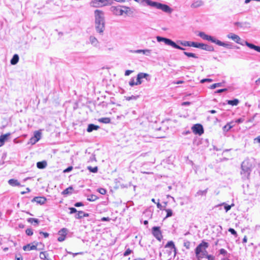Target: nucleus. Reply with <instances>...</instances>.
I'll return each instance as SVG.
<instances>
[{
	"label": "nucleus",
	"instance_id": "nucleus-23",
	"mask_svg": "<svg viewBox=\"0 0 260 260\" xmlns=\"http://www.w3.org/2000/svg\"><path fill=\"white\" fill-rule=\"evenodd\" d=\"M23 249L24 251H30L31 250L37 249V245H31L30 244H28L24 246L23 247Z\"/></svg>",
	"mask_w": 260,
	"mask_h": 260
},
{
	"label": "nucleus",
	"instance_id": "nucleus-18",
	"mask_svg": "<svg viewBox=\"0 0 260 260\" xmlns=\"http://www.w3.org/2000/svg\"><path fill=\"white\" fill-rule=\"evenodd\" d=\"M41 133L39 131H37L35 133L34 137L31 139V141L33 144H35L41 139Z\"/></svg>",
	"mask_w": 260,
	"mask_h": 260
},
{
	"label": "nucleus",
	"instance_id": "nucleus-56",
	"mask_svg": "<svg viewBox=\"0 0 260 260\" xmlns=\"http://www.w3.org/2000/svg\"><path fill=\"white\" fill-rule=\"evenodd\" d=\"M39 233L41 235H43L45 238H47L49 236V234L47 233L40 232Z\"/></svg>",
	"mask_w": 260,
	"mask_h": 260
},
{
	"label": "nucleus",
	"instance_id": "nucleus-34",
	"mask_svg": "<svg viewBox=\"0 0 260 260\" xmlns=\"http://www.w3.org/2000/svg\"><path fill=\"white\" fill-rule=\"evenodd\" d=\"M27 221L29 223H35L37 224H38L39 223V220L37 218H29L27 219Z\"/></svg>",
	"mask_w": 260,
	"mask_h": 260
},
{
	"label": "nucleus",
	"instance_id": "nucleus-24",
	"mask_svg": "<svg viewBox=\"0 0 260 260\" xmlns=\"http://www.w3.org/2000/svg\"><path fill=\"white\" fill-rule=\"evenodd\" d=\"M99 128V126L98 125H95L93 124H89L88 125L87 131L90 133L93 131V130H98Z\"/></svg>",
	"mask_w": 260,
	"mask_h": 260
},
{
	"label": "nucleus",
	"instance_id": "nucleus-35",
	"mask_svg": "<svg viewBox=\"0 0 260 260\" xmlns=\"http://www.w3.org/2000/svg\"><path fill=\"white\" fill-rule=\"evenodd\" d=\"M183 53L189 57H193L195 58H197L198 57L194 53H193L184 52Z\"/></svg>",
	"mask_w": 260,
	"mask_h": 260
},
{
	"label": "nucleus",
	"instance_id": "nucleus-49",
	"mask_svg": "<svg viewBox=\"0 0 260 260\" xmlns=\"http://www.w3.org/2000/svg\"><path fill=\"white\" fill-rule=\"evenodd\" d=\"M229 232H230L232 235L235 236H237V232L234 229H232V228H230L229 230H228Z\"/></svg>",
	"mask_w": 260,
	"mask_h": 260
},
{
	"label": "nucleus",
	"instance_id": "nucleus-43",
	"mask_svg": "<svg viewBox=\"0 0 260 260\" xmlns=\"http://www.w3.org/2000/svg\"><path fill=\"white\" fill-rule=\"evenodd\" d=\"M183 245L186 248V249H189L190 248V242L188 241H185L184 242Z\"/></svg>",
	"mask_w": 260,
	"mask_h": 260
},
{
	"label": "nucleus",
	"instance_id": "nucleus-52",
	"mask_svg": "<svg viewBox=\"0 0 260 260\" xmlns=\"http://www.w3.org/2000/svg\"><path fill=\"white\" fill-rule=\"evenodd\" d=\"M69 210H70V214H73L77 212L76 209L73 207L69 208Z\"/></svg>",
	"mask_w": 260,
	"mask_h": 260
},
{
	"label": "nucleus",
	"instance_id": "nucleus-14",
	"mask_svg": "<svg viewBox=\"0 0 260 260\" xmlns=\"http://www.w3.org/2000/svg\"><path fill=\"white\" fill-rule=\"evenodd\" d=\"M89 43L94 47L99 48L100 47V42L98 40L93 36H90L89 37Z\"/></svg>",
	"mask_w": 260,
	"mask_h": 260
},
{
	"label": "nucleus",
	"instance_id": "nucleus-21",
	"mask_svg": "<svg viewBox=\"0 0 260 260\" xmlns=\"http://www.w3.org/2000/svg\"><path fill=\"white\" fill-rule=\"evenodd\" d=\"M10 135V134L8 133L0 136V147L4 145L5 141L7 140Z\"/></svg>",
	"mask_w": 260,
	"mask_h": 260
},
{
	"label": "nucleus",
	"instance_id": "nucleus-6",
	"mask_svg": "<svg viewBox=\"0 0 260 260\" xmlns=\"http://www.w3.org/2000/svg\"><path fill=\"white\" fill-rule=\"evenodd\" d=\"M191 47L200 48L202 50L209 51H212L214 50L213 47L211 46L203 43H199L194 42L191 44Z\"/></svg>",
	"mask_w": 260,
	"mask_h": 260
},
{
	"label": "nucleus",
	"instance_id": "nucleus-19",
	"mask_svg": "<svg viewBox=\"0 0 260 260\" xmlns=\"http://www.w3.org/2000/svg\"><path fill=\"white\" fill-rule=\"evenodd\" d=\"M245 44L250 48V49H253L258 52H260V47L258 46H256L253 44L250 43L247 41L245 42Z\"/></svg>",
	"mask_w": 260,
	"mask_h": 260
},
{
	"label": "nucleus",
	"instance_id": "nucleus-57",
	"mask_svg": "<svg viewBox=\"0 0 260 260\" xmlns=\"http://www.w3.org/2000/svg\"><path fill=\"white\" fill-rule=\"evenodd\" d=\"M133 72V71L132 70H126L125 72V76H129Z\"/></svg>",
	"mask_w": 260,
	"mask_h": 260
},
{
	"label": "nucleus",
	"instance_id": "nucleus-51",
	"mask_svg": "<svg viewBox=\"0 0 260 260\" xmlns=\"http://www.w3.org/2000/svg\"><path fill=\"white\" fill-rule=\"evenodd\" d=\"M213 80L211 79H203L201 81V82L204 83L206 82H211Z\"/></svg>",
	"mask_w": 260,
	"mask_h": 260
},
{
	"label": "nucleus",
	"instance_id": "nucleus-39",
	"mask_svg": "<svg viewBox=\"0 0 260 260\" xmlns=\"http://www.w3.org/2000/svg\"><path fill=\"white\" fill-rule=\"evenodd\" d=\"M207 255H208L207 252L206 250V249H205L204 250H203V253H201V254H199V255L201 256V257H197L198 259H200L201 258H203L204 256L207 257Z\"/></svg>",
	"mask_w": 260,
	"mask_h": 260
},
{
	"label": "nucleus",
	"instance_id": "nucleus-37",
	"mask_svg": "<svg viewBox=\"0 0 260 260\" xmlns=\"http://www.w3.org/2000/svg\"><path fill=\"white\" fill-rule=\"evenodd\" d=\"M87 169L90 172L92 173H96L98 172V167H95L94 168L91 167V166H89L87 167Z\"/></svg>",
	"mask_w": 260,
	"mask_h": 260
},
{
	"label": "nucleus",
	"instance_id": "nucleus-58",
	"mask_svg": "<svg viewBox=\"0 0 260 260\" xmlns=\"http://www.w3.org/2000/svg\"><path fill=\"white\" fill-rule=\"evenodd\" d=\"M110 220V218L109 217H104L101 218L102 221H109Z\"/></svg>",
	"mask_w": 260,
	"mask_h": 260
},
{
	"label": "nucleus",
	"instance_id": "nucleus-13",
	"mask_svg": "<svg viewBox=\"0 0 260 260\" xmlns=\"http://www.w3.org/2000/svg\"><path fill=\"white\" fill-rule=\"evenodd\" d=\"M67 232L68 230L66 228H63L58 232V235H59L57 239L58 241L62 242L64 240L66 235L67 234Z\"/></svg>",
	"mask_w": 260,
	"mask_h": 260
},
{
	"label": "nucleus",
	"instance_id": "nucleus-12",
	"mask_svg": "<svg viewBox=\"0 0 260 260\" xmlns=\"http://www.w3.org/2000/svg\"><path fill=\"white\" fill-rule=\"evenodd\" d=\"M227 37L229 39H232L236 43L243 45V44L240 42L241 39L239 36L233 33H229V34L227 35Z\"/></svg>",
	"mask_w": 260,
	"mask_h": 260
},
{
	"label": "nucleus",
	"instance_id": "nucleus-33",
	"mask_svg": "<svg viewBox=\"0 0 260 260\" xmlns=\"http://www.w3.org/2000/svg\"><path fill=\"white\" fill-rule=\"evenodd\" d=\"M48 254L46 252H41L40 253V257L41 259L48 260L47 258V256Z\"/></svg>",
	"mask_w": 260,
	"mask_h": 260
},
{
	"label": "nucleus",
	"instance_id": "nucleus-50",
	"mask_svg": "<svg viewBox=\"0 0 260 260\" xmlns=\"http://www.w3.org/2000/svg\"><path fill=\"white\" fill-rule=\"evenodd\" d=\"M137 97L138 96H134V95H132L131 96L126 97V100L127 101H130V100H136L137 99Z\"/></svg>",
	"mask_w": 260,
	"mask_h": 260
},
{
	"label": "nucleus",
	"instance_id": "nucleus-36",
	"mask_svg": "<svg viewBox=\"0 0 260 260\" xmlns=\"http://www.w3.org/2000/svg\"><path fill=\"white\" fill-rule=\"evenodd\" d=\"M207 192V189H205L204 190H199L197 192L196 196L205 195L206 194Z\"/></svg>",
	"mask_w": 260,
	"mask_h": 260
},
{
	"label": "nucleus",
	"instance_id": "nucleus-46",
	"mask_svg": "<svg viewBox=\"0 0 260 260\" xmlns=\"http://www.w3.org/2000/svg\"><path fill=\"white\" fill-rule=\"evenodd\" d=\"M25 233H26V235L28 236H31L33 235V231L30 229H26L25 231Z\"/></svg>",
	"mask_w": 260,
	"mask_h": 260
},
{
	"label": "nucleus",
	"instance_id": "nucleus-59",
	"mask_svg": "<svg viewBox=\"0 0 260 260\" xmlns=\"http://www.w3.org/2000/svg\"><path fill=\"white\" fill-rule=\"evenodd\" d=\"M74 206L75 207H78L83 206V204L82 202H77L75 204Z\"/></svg>",
	"mask_w": 260,
	"mask_h": 260
},
{
	"label": "nucleus",
	"instance_id": "nucleus-41",
	"mask_svg": "<svg viewBox=\"0 0 260 260\" xmlns=\"http://www.w3.org/2000/svg\"><path fill=\"white\" fill-rule=\"evenodd\" d=\"M233 127V126L231 124V123H228L227 124H226L223 127V131H229L232 127Z\"/></svg>",
	"mask_w": 260,
	"mask_h": 260
},
{
	"label": "nucleus",
	"instance_id": "nucleus-32",
	"mask_svg": "<svg viewBox=\"0 0 260 260\" xmlns=\"http://www.w3.org/2000/svg\"><path fill=\"white\" fill-rule=\"evenodd\" d=\"M98 197L94 195V194H91L90 196H88L87 197V200L89 201H90V202H93V201H94L95 200H96L98 199Z\"/></svg>",
	"mask_w": 260,
	"mask_h": 260
},
{
	"label": "nucleus",
	"instance_id": "nucleus-47",
	"mask_svg": "<svg viewBox=\"0 0 260 260\" xmlns=\"http://www.w3.org/2000/svg\"><path fill=\"white\" fill-rule=\"evenodd\" d=\"M98 192L101 194L104 195L106 193V190L104 188H101L98 189Z\"/></svg>",
	"mask_w": 260,
	"mask_h": 260
},
{
	"label": "nucleus",
	"instance_id": "nucleus-10",
	"mask_svg": "<svg viewBox=\"0 0 260 260\" xmlns=\"http://www.w3.org/2000/svg\"><path fill=\"white\" fill-rule=\"evenodd\" d=\"M192 130L195 134L201 135L204 133L203 126L200 124H196L192 127Z\"/></svg>",
	"mask_w": 260,
	"mask_h": 260
},
{
	"label": "nucleus",
	"instance_id": "nucleus-2",
	"mask_svg": "<svg viewBox=\"0 0 260 260\" xmlns=\"http://www.w3.org/2000/svg\"><path fill=\"white\" fill-rule=\"evenodd\" d=\"M253 160L251 159H246L244 160L241 165L242 171L241 174L243 179H247L253 167Z\"/></svg>",
	"mask_w": 260,
	"mask_h": 260
},
{
	"label": "nucleus",
	"instance_id": "nucleus-40",
	"mask_svg": "<svg viewBox=\"0 0 260 260\" xmlns=\"http://www.w3.org/2000/svg\"><path fill=\"white\" fill-rule=\"evenodd\" d=\"M222 86V83H215V84H212V85H211L210 86V88L211 89H214L217 87H221Z\"/></svg>",
	"mask_w": 260,
	"mask_h": 260
},
{
	"label": "nucleus",
	"instance_id": "nucleus-3",
	"mask_svg": "<svg viewBox=\"0 0 260 260\" xmlns=\"http://www.w3.org/2000/svg\"><path fill=\"white\" fill-rule=\"evenodd\" d=\"M156 40L158 42H163L168 45L171 46L174 48L178 49L181 50H184L185 48L180 47V46L176 44L174 42L170 39L164 38L162 37L157 36Z\"/></svg>",
	"mask_w": 260,
	"mask_h": 260
},
{
	"label": "nucleus",
	"instance_id": "nucleus-22",
	"mask_svg": "<svg viewBox=\"0 0 260 260\" xmlns=\"http://www.w3.org/2000/svg\"><path fill=\"white\" fill-rule=\"evenodd\" d=\"M165 248H171V249L173 250V251L174 252V254H176L177 249L175 246L174 242L172 241H169L165 245Z\"/></svg>",
	"mask_w": 260,
	"mask_h": 260
},
{
	"label": "nucleus",
	"instance_id": "nucleus-61",
	"mask_svg": "<svg viewBox=\"0 0 260 260\" xmlns=\"http://www.w3.org/2000/svg\"><path fill=\"white\" fill-rule=\"evenodd\" d=\"M254 141L260 144V136L255 138Z\"/></svg>",
	"mask_w": 260,
	"mask_h": 260
},
{
	"label": "nucleus",
	"instance_id": "nucleus-9",
	"mask_svg": "<svg viewBox=\"0 0 260 260\" xmlns=\"http://www.w3.org/2000/svg\"><path fill=\"white\" fill-rule=\"evenodd\" d=\"M152 233L153 236L159 241H160L162 238L160 228L158 226H154L152 228Z\"/></svg>",
	"mask_w": 260,
	"mask_h": 260
},
{
	"label": "nucleus",
	"instance_id": "nucleus-25",
	"mask_svg": "<svg viewBox=\"0 0 260 260\" xmlns=\"http://www.w3.org/2000/svg\"><path fill=\"white\" fill-rule=\"evenodd\" d=\"M9 184L12 186H20V184L17 180L14 179H10L8 181Z\"/></svg>",
	"mask_w": 260,
	"mask_h": 260
},
{
	"label": "nucleus",
	"instance_id": "nucleus-16",
	"mask_svg": "<svg viewBox=\"0 0 260 260\" xmlns=\"http://www.w3.org/2000/svg\"><path fill=\"white\" fill-rule=\"evenodd\" d=\"M214 43L218 46H222L228 49H231L232 48V46L230 43L223 42L216 39Z\"/></svg>",
	"mask_w": 260,
	"mask_h": 260
},
{
	"label": "nucleus",
	"instance_id": "nucleus-15",
	"mask_svg": "<svg viewBox=\"0 0 260 260\" xmlns=\"http://www.w3.org/2000/svg\"><path fill=\"white\" fill-rule=\"evenodd\" d=\"M130 52L133 53H143L146 56H149L151 54V50L150 49H138L131 50Z\"/></svg>",
	"mask_w": 260,
	"mask_h": 260
},
{
	"label": "nucleus",
	"instance_id": "nucleus-55",
	"mask_svg": "<svg viewBox=\"0 0 260 260\" xmlns=\"http://www.w3.org/2000/svg\"><path fill=\"white\" fill-rule=\"evenodd\" d=\"M220 254L224 255L226 253V251L224 249H220L219 250Z\"/></svg>",
	"mask_w": 260,
	"mask_h": 260
},
{
	"label": "nucleus",
	"instance_id": "nucleus-62",
	"mask_svg": "<svg viewBox=\"0 0 260 260\" xmlns=\"http://www.w3.org/2000/svg\"><path fill=\"white\" fill-rule=\"evenodd\" d=\"M183 82H184L183 81L179 80V81H176V82H174V84H182Z\"/></svg>",
	"mask_w": 260,
	"mask_h": 260
},
{
	"label": "nucleus",
	"instance_id": "nucleus-17",
	"mask_svg": "<svg viewBox=\"0 0 260 260\" xmlns=\"http://www.w3.org/2000/svg\"><path fill=\"white\" fill-rule=\"evenodd\" d=\"M32 202H36L37 204L43 205L45 204L46 201V199L44 197H35L31 201Z\"/></svg>",
	"mask_w": 260,
	"mask_h": 260
},
{
	"label": "nucleus",
	"instance_id": "nucleus-60",
	"mask_svg": "<svg viewBox=\"0 0 260 260\" xmlns=\"http://www.w3.org/2000/svg\"><path fill=\"white\" fill-rule=\"evenodd\" d=\"M207 258L208 260H214V257L211 255H207Z\"/></svg>",
	"mask_w": 260,
	"mask_h": 260
},
{
	"label": "nucleus",
	"instance_id": "nucleus-27",
	"mask_svg": "<svg viewBox=\"0 0 260 260\" xmlns=\"http://www.w3.org/2000/svg\"><path fill=\"white\" fill-rule=\"evenodd\" d=\"M19 61V56L17 54H14L11 60V63L15 65Z\"/></svg>",
	"mask_w": 260,
	"mask_h": 260
},
{
	"label": "nucleus",
	"instance_id": "nucleus-53",
	"mask_svg": "<svg viewBox=\"0 0 260 260\" xmlns=\"http://www.w3.org/2000/svg\"><path fill=\"white\" fill-rule=\"evenodd\" d=\"M72 170H73V167L72 166H70V167H69L68 168H67L66 169H65L63 171V172L64 173H68V172L71 171Z\"/></svg>",
	"mask_w": 260,
	"mask_h": 260
},
{
	"label": "nucleus",
	"instance_id": "nucleus-7",
	"mask_svg": "<svg viewBox=\"0 0 260 260\" xmlns=\"http://www.w3.org/2000/svg\"><path fill=\"white\" fill-rule=\"evenodd\" d=\"M208 247V243L202 241L196 248L195 253L196 257H201L200 254L203 253V250L206 249Z\"/></svg>",
	"mask_w": 260,
	"mask_h": 260
},
{
	"label": "nucleus",
	"instance_id": "nucleus-48",
	"mask_svg": "<svg viewBox=\"0 0 260 260\" xmlns=\"http://www.w3.org/2000/svg\"><path fill=\"white\" fill-rule=\"evenodd\" d=\"M132 252V250H131L129 248H128L126 250V251L124 252L123 255L124 256H126L128 255H129Z\"/></svg>",
	"mask_w": 260,
	"mask_h": 260
},
{
	"label": "nucleus",
	"instance_id": "nucleus-64",
	"mask_svg": "<svg viewBox=\"0 0 260 260\" xmlns=\"http://www.w3.org/2000/svg\"><path fill=\"white\" fill-rule=\"evenodd\" d=\"M255 83L256 85H259L260 84V77L255 81Z\"/></svg>",
	"mask_w": 260,
	"mask_h": 260
},
{
	"label": "nucleus",
	"instance_id": "nucleus-11",
	"mask_svg": "<svg viewBox=\"0 0 260 260\" xmlns=\"http://www.w3.org/2000/svg\"><path fill=\"white\" fill-rule=\"evenodd\" d=\"M198 36L201 38H202L203 40L210 41L213 43H214V42H215L216 39L215 38L211 36L206 35L204 32H200L198 34Z\"/></svg>",
	"mask_w": 260,
	"mask_h": 260
},
{
	"label": "nucleus",
	"instance_id": "nucleus-8",
	"mask_svg": "<svg viewBox=\"0 0 260 260\" xmlns=\"http://www.w3.org/2000/svg\"><path fill=\"white\" fill-rule=\"evenodd\" d=\"M142 79H146L147 81L150 80L149 75L147 73H139L137 76L136 84L137 85H140L142 83Z\"/></svg>",
	"mask_w": 260,
	"mask_h": 260
},
{
	"label": "nucleus",
	"instance_id": "nucleus-4",
	"mask_svg": "<svg viewBox=\"0 0 260 260\" xmlns=\"http://www.w3.org/2000/svg\"><path fill=\"white\" fill-rule=\"evenodd\" d=\"M111 5V0H92L90 6L93 8H101Z\"/></svg>",
	"mask_w": 260,
	"mask_h": 260
},
{
	"label": "nucleus",
	"instance_id": "nucleus-38",
	"mask_svg": "<svg viewBox=\"0 0 260 260\" xmlns=\"http://www.w3.org/2000/svg\"><path fill=\"white\" fill-rule=\"evenodd\" d=\"M166 212H167V215L166 216V218H168V217H171L172 214H173V212H172V210L170 209H167L165 210Z\"/></svg>",
	"mask_w": 260,
	"mask_h": 260
},
{
	"label": "nucleus",
	"instance_id": "nucleus-42",
	"mask_svg": "<svg viewBox=\"0 0 260 260\" xmlns=\"http://www.w3.org/2000/svg\"><path fill=\"white\" fill-rule=\"evenodd\" d=\"M83 211H78V213L75 215V218L77 219H81L83 218Z\"/></svg>",
	"mask_w": 260,
	"mask_h": 260
},
{
	"label": "nucleus",
	"instance_id": "nucleus-28",
	"mask_svg": "<svg viewBox=\"0 0 260 260\" xmlns=\"http://www.w3.org/2000/svg\"><path fill=\"white\" fill-rule=\"evenodd\" d=\"M227 103L232 106H237L239 103V100L235 99L233 100L227 101Z\"/></svg>",
	"mask_w": 260,
	"mask_h": 260
},
{
	"label": "nucleus",
	"instance_id": "nucleus-30",
	"mask_svg": "<svg viewBox=\"0 0 260 260\" xmlns=\"http://www.w3.org/2000/svg\"><path fill=\"white\" fill-rule=\"evenodd\" d=\"M193 42H189V41H180L178 42V43L183 46H189V47H191V44Z\"/></svg>",
	"mask_w": 260,
	"mask_h": 260
},
{
	"label": "nucleus",
	"instance_id": "nucleus-20",
	"mask_svg": "<svg viewBox=\"0 0 260 260\" xmlns=\"http://www.w3.org/2000/svg\"><path fill=\"white\" fill-rule=\"evenodd\" d=\"M204 5V2L201 0H197L194 1L191 5L192 8H197Z\"/></svg>",
	"mask_w": 260,
	"mask_h": 260
},
{
	"label": "nucleus",
	"instance_id": "nucleus-1",
	"mask_svg": "<svg viewBox=\"0 0 260 260\" xmlns=\"http://www.w3.org/2000/svg\"><path fill=\"white\" fill-rule=\"evenodd\" d=\"M95 17V28L97 32L102 34L105 28L104 13L100 10H96L94 12Z\"/></svg>",
	"mask_w": 260,
	"mask_h": 260
},
{
	"label": "nucleus",
	"instance_id": "nucleus-5",
	"mask_svg": "<svg viewBox=\"0 0 260 260\" xmlns=\"http://www.w3.org/2000/svg\"><path fill=\"white\" fill-rule=\"evenodd\" d=\"M129 8L126 7H121V6H112L110 8V10L113 13L117 16H121L124 13L127 14V9H128Z\"/></svg>",
	"mask_w": 260,
	"mask_h": 260
},
{
	"label": "nucleus",
	"instance_id": "nucleus-54",
	"mask_svg": "<svg viewBox=\"0 0 260 260\" xmlns=\"http://www.w3.org/2000/svg\"><path fill=\"white\" fill-rule=\"evenodd\" d=\"M226 90H227L226 88L220 89H218L217 91H216L215 93H221L222 92H224V91H225Z\"/></svg>",
	"mask_w": 260,
	"mask_h": 260
},
{
	"label": "nucleus",
	"instance_id": "nucleus-45",
	"mask_svg": "<svg viewBox=\"0 0 260 260\" xmlns=\"http://www.w3.org/2000/svg\"><path fill=\"white\" fill-rule=\"evenodd\" d=\"M223 204L224 205V209L225 210L226 212H228V211H229L231 209L232 206L234 205L233 204H232V205H227L224 203H223Z\"/></svg>",
	"mask_w": 260,
	"mask_h": 260
},
{
	"label": "nucleus",
	"instance_id": "nucleus-29",
	"mask_svg": "<svg viewBox=\"0 0 260 260\" xmlns=\"http://www.w3.org/2000/svg\"><path fill=\"white\" fill-rule=\"evenodd\" d=\"M73 188L72 186H70L68 188L64 189L62 192V194L63 195H67L72 193V191Z\"/></svg>",
	"mask_w": 260,
	"mask_h": 260
},
{
	"label": "nucleus",
	"instance_id": "nucleus-26",
	"mask_svg": "<svg viewBox=\"0 0 260 260\" xmlns=\"http://www.w3.org/2000/svg\"><path fill=\"white\" fill-rule=\"evenodd\" d=\"M47 164L46 161H42L38 162L37 166L39 169H43L46 167Z\"/></svg>",
	"mask_w": 260,
	"mask_h": 260
},
{
	"label": "nucleus",
	"instance_id": "nucleus-63",
	"mask_svg": "<svg viewBox=\"0 0 260 260\" xmlns=\"http://www.w3.org/2000/svg\"><path fill=\"white\" fill-rule=\"evenodd\" d=\"M156 205H157V207L158 208H159V209H160V210H161V209H162V206H161V205L159 202H158V203L156 204Z\"/></svg>",
	"mask_w": 260,
	"mask_h": 260
},
{
	"label": "nucleus",
	"instance_id": "nucleus-44",
	"mask_svg": "<svg viewBox=\"0 0 260 260\" xmlns=\"http://www.w3.org/2000/svg\"><path fill=\"white\" fill-rule=\"evenodd\" d=\"M129 85L132 87H133L135 85H137L136 84V82L135 81V80L134 78H132L130 80V81L129 82Z\"/></svg>",
	"mask_w": 260,
	"mask_h": 260
},
{
	"label": "nucleus",
	"instance_id": "nucleus-31",
	"mask_svg": "<svg viewBox=\"0 0 260 260\" xmlns=\"http://www.w3.org/2000/svg\"><path fill=\"white\" fill-rule=\"evenodd\" d=\"M99 121L103 123H109L111 121L110 118L108 117L101 118L99 119Z\"/></svg>",
	"mask_w": 260,
	"mask_h": 260
}]
</instances>
